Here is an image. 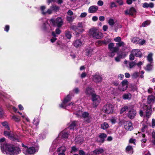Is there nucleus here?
Segmentation results:
<instances>
[{"mask_svg":"<svg viewBox=\"0 0 155 155\" xmlns=\"http://www.w3.org/2000/svg\"><path fill=\"white\" fill-rule=\"evenodd\" d=\"M79 125V123L78 121H74L71 122L69 125V127L71 129H73L75 127L78 126Z\"/></svg>","mask_w":155,"mask_h":155,"instance_id":"4be33fe9","label":"nucleus"},{"mask_svg":"<svg viewBox=\"0 0 155 155\" xmlns=\"http://www.w3.org/2000/svg\"><path fill=\"white\" fill-rule=\"evenodd\" d=\"M93 50L91 49L87 50L86 52V55L88 57L91 56L92 54Z\"/></svg>","mask_w":155,"mask_h":155,"instance_id":"ea45409f","label":"nucleus"},{"mask_svg":"<svg viewBox=\"0 0 155 155\" xmlns=\"http://www.w3.org/2000/svg\"><path fill=\"white\" fill-rule=\"evenodd\" d=\"M45 7L44 6H41V11L42 13L44 15H45L46 11H45Z\"/></svg>","mask_w":155,"mask_h":155,"instance_id":"6e6d98bb","label":"nucleus"},{"mask_svg":"<svg viewBox=\"0 0 155 155\" xmlns=\"http://www.w3.org/2000/svg\"><path fill=\"white\" fill-rule=\"evenodd\" d=\"M104 151V150L102 148H97L93 151V153L95 154H99L102 153Z\"/></svg>","mask_w":155,"mask_h":155,"instance_id":"a878e982","label":"nucleus"},{"mask_svg":"<svg viewBox=\"0 0 155 155\" xmlns=\"http://www.w3.org/2000/svg\"><path fill=\"white\" fill-rule=\"evenodd\" d=\"M2 150L3 153L9 155H17L21 152L18 147L11 144H9L5 150Z\"/></svg>","mask_w":155,"mask_h":155,"instance_id":"f03ea898","label":"nucleus"},{"mask_svg":"<svg viewBox=\"0 0 155 155\" xmlns=\"http://www.w3.org/2000/svg\"><path fill=\"white\" fill-rule=\"evenodd\" d=\"M109 127L108 124L106 122H104L101 125V128L104 130H105Z\"/></svg>","mask_w":155,"mask_h":155,"instance_id":"79ce46f5","label":"nucleus"},{"mask_svg":"<svg viewBox=\"0 0 155 155\" xmlns=\"http://www.w3.org/2000/svg\"><path fill=\"white\" fill-rule=\"evenodd\" d=\"M66 148L64 146H61L58 148L57 150V151L59 152L64 153L66 150Z\"/></svg>","mask_w":155,"mask_h":155,"instance_id":"473e14b6","label":"nucleus"},{"mask_svg":"<svg viewBox=\"0 0 155 155\" xmlns=\"http://www.w3.org/2000/svg\"><path fill=\"white\" fill-rule=\"evenodd\" d=\"M114 44L112 43H110L108 45V49L109 50H118V48L114 47Z\"/></svg>","mask_w":155,"mask_h":155,"instance_id":"c85d7f7f","label":"nucleus"},{"mask_svg":"<svg viewBox=\"0 0 155 155\" xmlns=\"http://www.w3.org/2000/svg\"><path fill=\"white\" fill-rule=\"evenodd\" d=\"M103 110L105 113L108 114H110L113 112L114 107L111 104H107L104 107Z\"/></svg>","mask_w":155,"mask_h":155,"instance_id":"423d86ee","label":"nucleus"},{"mask_svg":"<svg viewBox=\"0 0 155 155\" xmlns=\"http://www.w3.org/2000/svg\"><path fill=\"white\" fill-rule=\"evenodd\" d=\"M131 95L130 93L124 94L123 95V98L124 100H130L131 97Z\"/></svg>","mask_w":155,"mask_h":155,"instance_id":"bb28decb","label":"nucleus"},{"mask_svg":"<svg viewBox=\"0 0 155 155\" xmlns=\"http://www.w3.org/2000/svg\"><path fill=\"white\" fill-rule=\"evenodd\" d=\"M22 146L24 147L23 149V152L25 155H31L34 154L35 152L38 151V147H30L28 148L27 146L22 144Z\"/></svg>","mask_w":155,"mask_h":155,"instance_id":"7ed1b4c3","label":"nucleus"},{"mask_svg":"<svg viewBox=\"0 0 155 155\" xmlns=\"http://www.w3.org/2000/svg\"><path fill=\"white\" fill-rule=\"evenodd\" d=\"M131 76L133 79H136L139 76V73L138 72H135L131 74Z\"/></svg>","mask_w":155,"mask_h":155,"instance_id":"e433bc0d","label":"nucleus"},{"mask_svg":"<svg viewBox=\"0 0 155 155\" xmlns=\"http://www.w3.org/2000/svg\"><path fill=\"white\" fill-rule=\"evenodd\" d=\"M150 23V22L149 21H146L143 22L142 25V26L143 27H146V26L149 25Z\"/></svg>","mask_w":155,"mask_h":155,"instance_id":"8fccbe9b","label":"nucleus"},{"mask_svg":"<svg viewBox=\"0 0 155 155\" xmlns=\"http://www.w3.org/2000/svg\"><path fill=\"white\" fill-rule=\"evenodd\" d=\"M39 120L38 118L35 119V118L33 120V124L34 125L37 126L39 124Z\"/></svg>","mask_w":155,"mask_h":155,"instance_id":"5fc2aeb1","label":"nucleus"},{"mask_svg":"<svg viewBox=\"0 0 155 155\" xmlns=\"http://www.w3.org/2000/svg\"><path fill=\"white\" fill-rule=\"evenodd\" d=\"M51 9L54 11H57L59 9V7L58 6L53 5L51 7Z\"/></svg>","mask_w":155,"mask_h":155,"instance_id":"4d7b16f0","label":"nucleus"},{"mask_svg":"<svg viewBox=\"0 0 155 155\" xmlns=\"http://www.w3.org/2000/svg\"><path fill=\"white\" fill-rule=\"evenodd\" d=\"M56 35H59L61 32V31L58 28H57L55 30V31L54 32Z\"/></svg>","mask_w":155,"mask_h":155,"instance_id":"680f3d73","label":"nucleus"},{"mask_svg":"<svg viewBox=\"0 0 155 155\" xmlns=\"http://www.w3.org/2000/svg\"><path fill=\"white\" fill-rule=\"evenodd\" d=\"M126 151L129 154H132L133 152L132 147L131 146H128L126 148Z\"/></svg>","mask_w":155,"mask_h":155,"instance_id":"7c9ffc66","label":"nucleus"},{"mask_svg":"<svg viewBox=\"0 0 155 155\" xmlns=\"http://www.w3.org/2000/svg\"><path fill=\"white\" fill-rule=\"evenodd\" d=\"M89 33L94 38L99 39L102 37V34L101 33L96 31L93 29L90 30Z\"/></svg>","mask_w":155,"mask_h":155,"instance_id":"0eeeda50","label":"nucleus"},{"mask_svg":"<svg viewBox=\"0 0 155 155\" xmlns=\"http://www.w3.org/2000/svg\"><path fill=\"white\" fill-rule=\"evenodd\" d=\"M108 22L110 26H113L114 23V20L112 18H110L108 20Z\"/></svg>","mask_w":155,"mask_h":155,"instance_id":"864d4df0","label":"nucleus"},{"mask_svg":"<svg viewBox=\"0 0 155 155\" xmlns=\"http://www.w3.org/2000/svg\"><path fill=\"white\" fill-rule=\"evenodd\" d=\"M87 15V14L86 12H83L81 13L80 15L81 18H84L86 17Z\"/></svg>","mask_w":155,"mask_h":155,"instance_id":"338daca9","label":"nucleus"},{"mask_svg":"<svg viewBox=\"0 0 155 155\" xmlns=\"http://www.w3.org/2000/svg\"><path fill=\"white\" fill-rule=\"evenodd\" d=\"M98 9V7L97 6H91L89 8V12L91 13H94L96 12Z\"/></svg>","mask_w":155,"mask_h":155,"instance_id":"5701e85b","label":"nucleus"},{"mask_svg":"<svg viewBox=\"0 0 155 155\" xmlns=\"http://www.w3.org/2000/svg\"><path fill=\"white\" fill-rule=\"evenodd\" d=\"M118 50H109L108 54V56L111 57H113L115 54V53Z\"/></svg>","mask_w":155,"mask_h":155,"instance_id":"2f4dec72","label":"nucleus"},{"mask_svg":"<svg viewBox=\"0 0 155 155\" xmlns=\"http://www.w3.org/2000/svg\"><path fill=\"white\" fill-rule=\"evenodd\" d=\"M124 128L128 130H131L133 129L132 123L129 121H127L124 123Z\"/></svg>","mask_w":155,"mask_h":155,"instance_id":"dca6fc26","label":"nucleus"},{"mask_svg":"<svg viewBox=\"0 0 155 155\" xmlns=\"http://www.w3.org/2000/svg\"><path fill=\"white\" fill-rule=\"evenodd\" d=\"M142 6L144 8H148V7L153 8L154 7V4L152 2H150L149 4L145 2L143 4Z\"/></svg>","mask_w":155,"mask_h":155,"instance_id":"b1692460","label":"nucleus"},{"mask_svg":"<svg viewBox=\"0 0 155 155\" xmlns=\"http://www.w3.org/2000/svg\"><path fill=\"white\" fill-rule=\"evenodd\" d=\"M152 56L153 54L151 53L149 54L147 56V60L150 63H153V59Z\"/></svg>","mask_w":155,"mask_h":155,"instance_id":"72a5a7b5","label":"nucleus"},{"mask_svg":"<svg viewBox=\"0 0 155 155\" xmlns=\"http://www.w3.org/2000/svg\"><path fill=\"white\" fill-rule=\"evenodd\" d=\"M107 136L106 134L101 133L97 137L96 141L98 143L101 144L104 142Z\"/></svg>","mask_w":155,"mask_h":155,"instance_id":"1a4fd4ad","label":"nucleus"},{"mask_svg":"<svg viewBox=\"0 0 155 155\" xmlns=\"http://www.w3.org/2000/svg\"><path fill=\"white\" fill-rule=\"evenodd\" d=\"M124 85L122 84L121 86L119 87V90L121 91H124L126 90V89H124Z\"/></svg>","mask_w":155,"mask_h":155,"instance_id":"e2e57ef3","label":"nucleus"},{"mask_svg":"<svg viewBox=\"0 0 155 155\" xmlns=\"http://www.w3.org/2000/svg\"><path fill=\"white\" fill-rule=\"evenodd\" d=\"M151 106H148L145 104H143L142 106V109L143 110H146V116L147 118H149L151 114Z\"/></svg>","mask_w":155,"mask_h":155,"instance_id":"6e6552de","label":"nucleus"},{"mask_svg":"<svg viewBox=\"0 0 155 155\" xmlns=\"http://www.w3.org/2000/svg\"><path fill=\"white\" fill-rule=\"evenodd\" d=\"M88 113L87 112H83L82 117L85 118L88 117Z\"/></svg>","mask_w":155,"mask_h":155,"instance_id":"bf43d9fd","label":"nucleus"},{"mask_svg":"<svg viewBox=\"0 0 155 155\" xmlns=\"http://www.w3.org/2000/svg\"><path fill=\"white\" fill-rule=\"evenodd\" d=\"M139 38H133L131 39V41L133 43L135 44H138L139 40Z\"/></svg>","mask_w":155,"mask_h":155,"instance_id":"a18cd8bd","label":"nucleus"},{"mask_svg":"<svg viewBox=\"0 0 155 155\" xmlns=\"http://www.w3.org/2000/svg\"><path fill=\"white\" fill-rule=\"evenodd\" d=\"M126 54L124 53H122L121 54L119 55L117 57L115 58V60L117 62L120 61V58H124L125 57Z\"/></svg>","mask_w":155,"mask_h":155,"instance_id":"393cba45","label":"nucleus"},{"mask_svg":"<svg viewBox=\"0 0 155 155\" xmlns=\"http://www.w3.org/2000/svg\"><path fill=\"white\" fill-rule=\"evenodd\" d=\"M52 35L53 36V37L51 39V41L52 43H53L55 41L57 40V38H56L57 36L56 35L54 31H52Z\"/></svg>","mask_w":155,"mask_h":155,"instance_id":"f704fd0d","label":"nucleus"},{"mask_svg":"<svg viewBox=\"0 0 155 155\" xmlns=\"http://www.w3.org/2000/svg\"><path fill=\"white\" fill-rule=\"evenodd\" d=\"M136 63L133 61H131L129 63V67L130 68L134 67L136 65Z\"/></svg>","mask_w":155,"mask_h":155,"instance_id":"603ef678","label":"nucleus"},{"mask_svg":"<svg viewBox=\"0 0 155 155\" xmlns=\"http://www.w3.org/2000/svg\"><path fill=\"white\" fill-rule=\"evenodd\" d=\"M110 6L111 8H113L114 7H116L117 6L115 2H112L110 3Z\"/></svg>","mask_w":155,"mask_h":155,"instance_id":"13d9d810","label":"nucleus"},{"mask_svg":"<svg viewBox=\"0 0 155 155\" xmlns=\"http://www.w3.org/2000/svg\"><path fill=\"white\" fill-rule=\"evenodd\" d=\"M94 90L92 88L87 87L86 88L85 93L87 95L89 96L90 95L92 96V94H94Z\"/></svg>","mask_w":155,"mask_h":155,"instance_id":"a211bd4d","label":"nucleus"},{"mask_svg":"<svg viewBox=\"0 0 155 155\" xmlns=\"http://www.w3.org/2000/svg\"><path fill=\"white\" fill-rule=\"evenodd\" d=\"M85 26L82 23H79L77 26L72 25L71 26V28L75 31L77 34L82 32L84 31Z\"/></svg>","mask_w":155,"mask_h":155,"instance_id":"20e7f679","label":"nucleus"},{"mask_svg":"<svg viewBox=\"0 0 155 155\" xmlns=\"http://www.w3.org/2000/svg\"><path fill=\"white\" fill-rule=\"evenodd\" d=\"M0 143L1 145V150L2 152V150H5L9 144H7L6 143L5 141V139L4 138L0 139Z\"/></svg>","mask_w":155,"mask_h":155,"instance_id":"f8f14e48","label":"nucleus"},{"mask_svg":"<svg viewBox=\"0 0 155 155\" xmlns=\"http://www.w3.org/2000/svg\"><path fill=\"white\" fill-rule=\"evenodd\" d=\"M71 99V96L69 95H68L65 97L62 102V103L59 104V106L61 108H65L67 106L66 104L69 101H70Z\"/></svg>","mask_w":155,"mask_h":155,"instance_id":"9b49d317","label":"nucleus"},{"mask_svg":"<svg viewBox=\"0 0 155 155\" xmlns=\"http://www.w3.org/2000/svg\"><path fill=\"white\" fill-rule=\"evenodd\" d=\"M146 42L145 40L143 39H139L138 44L141 45H143Z\"/></svg>","mask_w":155,"mask_h":155,"instance_id":"de8ad7c7","label":"nucleus"},{"mask_svg":"<svg viewBox=\"0 0 155 155\" xmlns=\"http://www.w3.org/2000/svg\"><path fill=\"white\" fill-rule=\"evenodd\" d=\"M65 35L67 38L69 39H70L71 37V33L69 31H66L65 32Z\"/></svg>","mask_w":155,"mask_h":155,"instance_id":"09e8293b","label":"nucleus"},{"mask_svg":"<svg viewBox=\"0 0 155 155\" xmlns=\"http://www.w3.org/2000/svg\"><path fill=\"white\" fill-rule=\"evenodd\" d=\"M121 40V38L120 37H117L114 38V40L116 42H120Z\"/></svg>","mask_w":155,"mask_h":155,"instance_id":"69168bd1","label":"nucleus"},{"mask_svg":"<svg viewBox=\"0 0 155 155\" xmlns=\"http://www.w3.org/2000/svg\"><path fill=\"white\" fill-rule=\"evenodd\" d=\"M93 80L96 83H99L101 81L102 78L99 74H95L92 76Z\"/></svg>","mask_w":155,"mask_h":155,"instance_id":"ddd939ff","label":"nucleus"},{"mask_svg":"<svg viewBox=\"0 0 155 155\" xmlns=\"http://www.w3.org/2000/svg\"><path fill=\"white\" fill-rule=\"evenodd\" d=\"M136 114V110L132 109L130 110L127 114V117L130 119L134 118Z\"/></svg>","mask_w":155,"mask_h":155,"instance_id":"4468645a","label":"nucleus"},{"mask_svg":"<svg viewBox=\"0 0 155 155\" xmlns=\"http://www.w3.org/2000/svg\"><path fill=\"white\" fill-rule=\"evenodd\" d=\"M4 134L5 136L8 137L11 139L14 140H16L15 138V135L12 134V133L9 131H5L4 132Z\"/></svg>","mask_w":155,"mask_h":155,"instance_id":"2eb2a0df","label":"nucleus"},{"mask_svg":"<svg viewBox=\"0 0 155 155\" xmlns=\"http://www.w3.org/2000/svg\"><path fill=\"white\" fill-rule=\"evenodd\" d=\"M116 45L117 46V47L118 48H119L121 46L124 47L125 44L124 42L121 41L117 43Z\"/></svg>","mask_w":155,"mask_h":155,"instance_id":"49530a36","label":"nucleus"},{"mask_svg":"<svg viewBox=\"0 0 155 155\" xmlns=\"http://www.w3.org/2000/svg\"><path fill=\"white\" fill-rule=\"evenodd\" d=\"M92 100L93 107H96L100 103L101 99L100 97L98 95L94 94L92 95Z\"/></svg>","mask_w":155,"mask_h":155,"instance_id":"39448f33","label":"nucleus"},{"mask_svg":"<svg viewBox=\"0 0 155 155\" xmlns=\"http://www.w3.org/2000/svg\"><path fill=\"white\" fill-rule=\"evenodd\" d=\"M103 2L101 0H99L98 1L97 4L99 6H101L103 5Z\"/></svg>","mask_w":155,"mask_h":155,"instance_id":"774afa93","label":"nucleus"},{"mask_svg":"<svg viewBox=\"0 0 155 155\" xmlns=\"http://www.w3.org/2000/svg\"><path fill=\"white\" fill-rule=\"evenodd\" d=\"M12 119L16 122H18L20 120V118L18 116H13L12 117Z\"/></svg>","mask_w":155,"mask_h":155,"instance_id":"c03bdc74","label":"nucleus"},{"mask_svg":"<svg viewBox=\"0 0 155 155\" xmlns=\"http://www.w3.org/2000/svg\"><path fill=\"white\" fill-rule=\"evenodd\" d=\"M136 10L134 7H131L129 8H128L124 11V14L125 15H130L133 16L134 15L136 14Z\"/></svg>","mask_w":155,"mask_h":155,"instance_id":"9d476101","label":"nucleus"},{"mask_svg":"<svg viewBox=\"0 0 155 155\" xmlns=\"http://www.w3.org/2000/svg\"><path fill=\"white\" fill-rule=\"evenodd\" d=\"M155 97L152 95H149L147 98V103L149 104H152L154 102Z\"/></svg>","mask_w":155,"mask_h":155,"instance_id":"412c9836","label":"nucleus"},{"mask_svg":"<svg viewBox=\"0 0 155 155\" xmlns=\"http://www.w3.org/2000/svg\"><path fill=\"white\" fill-rule=\"evenodd\" d=\"M74 46L76 48L81 47L82 45V42L80 39H77L73 43Z\"/></svg>","mask_w":155,"mask_h":155,"instance_id":"aec40b11","label":"nucleus"},{"mask_svg":"<svg viewBox=\"0 0 155 155\" xmlns=\"http://www.w3.org/2000/svg\"><path fill=\"white\" fill-rule=\"evenodd\" d=\"M75 18V16H67L66 17V19L67 21L69 22H72L74 19Z\"/></svg>","mask_w":155,"mask_h":155,"instance_id":"a19ab883","label":"nucleus"},{"mask_svg":"<svg viewBox=\"0 0 155 155\" xmlns=\"http://www.w3.org/2000/svg\"><path fill=\"white\" fill-rule=\"evenodd\" d=\"M82 113L83 112L82 111L79 110L77 113L76 114L78 117H82Z\"/></svg>","mask_w":155,"mask_h":155,"instance_id":"052dcab7","label":"nucleus"},{"mask_svg":"<svg viewBox=\"0 0 155 155\" xmlns=\"http://www.w3.org/2000/svg\"><path fill=\"white\" fill-rule=\"evenodd\" d=\"M68 134L67 132L66 131V130H64L59 134L58 137L56 139H57V141L61 137L66 139L68 138Z\"/></svg>","mask_w":155,"mask_h":155,"instance_id":"f3484780","label":"nucleus"},{"mask_svg":"<svg viewBox=\"0 0 155 155\" xmlns=\"http://www.w3.org/2000/svg\"><path fill=\"white\" fill-rule=\"evenodd\" d=\"M122 84L124 85V89H127L128 87V81L127 80H124L122 82Z\"/></svg>","mask_w":155,"mask_h":155,"instance_id":"37998d69","label":"nucleus"},{"mask_svg":"<svg viewBox=\"0 0 155 155\" xmlns=\"http://www.w3.org/2000/svg\"><path fill=\"white\" fill-rule=\"evenodd\" d=\"M52 11H53V10L51 9V7L49 9H48L47 10V11H46L45 14H50L52 13Z\"/></svg>","mask_w":155,"mask_h":155,"instance_id":"0e129e2a","label":"nucleus"},{"mask_svg":"<svg viewBox=\"0 0 155 155\" xmlns=\"http://www.w3.org/2000/svg\"><path fill=\"white\" fill-rule=\"evenodd\" d=\"M129 107L127 106H124L122 107L120 110V114L123 113L125 111L127 110L129 108Z\"/></svg>","mask_w":155,"mask_h":155,"instance_id":"3c124183","label":"nucleus"},{"mask_svg":"<svg viewBox=\"0 0 155 155\" xmlns=\"http://www.w3.org/2000/svg\"><path fill=\"white\" fill-rule=\"evenodd\" d=\"M57 139H56L54 140V141L53 144L50 149V151L52 152L54 151L56 148V145L55 144L57 143Z\"/></svg>","mask_w":155,"mask_h":155,"instance_id":"cd10ccee","label":"nucleus"},{"mask_svg":"<svg viewBox=\"0 0 155 155\" xmlns=\"http://www.w3.org/2000/svg\"><path fill=\"white\" fill-rule=\"evenodd\" d=\"M48 22L52 23L54 26H57L58 27L61 26L63 23V19L60 17H58L55 19H51L48 20L44 23L41 27L42 30L45 32H49L54 30V28L51 27Z\"/></svg>","mask_w":155,"mask_h":155,"instance_id":"f257e3e1","label":"nucleus"},{"mask_svg":"<svg viewBox=\"0 0 155 155\" xmlns=\"http://www.w3.org/2000/svg\"><path fill=\"white\" fill-rule=\"evenodd\" d=\"M149 125L147 123L143 124V126L141 128V131L143 132L145 131L147 128L148 126Z\"/></svg>","mask_w":155,"mask_h":155,"instance_id":"58836bf2","label":"nucleus"},{"mask_svg":"<svg viewBox=\"0 0 155 155\" xmlns=\"http://www.w3.org/2000/svg\"><path fill=\"white\" fill-rule=\"evenodd\" d=\"M109 42V41L107 40H104V41L99 40L97 43V44L100 45H106Z\"/></svg>","mask_w":155,"mask_h":155,"instance_id":"c756f323","label":"nucleus"},{"mask_svg":"<svg viewBox=\"0 0 155 155\" xmlns=\"http://www.w3.org/2000/svg\"><path fill=\"white\" fill-rule=\"evenodd\" d=\"M83 140V139L81 137H76L75 141L78 143H81Z\"/></svg>","mask_w":155,"mask_h":155,"instance_id":"4c0bfd02","label":"nucleus"},{"mask_svg":"<svg viewBox=\"0 0 155 155\" xmlns=\"http://www.w3.org/2000/svg\"><path fill=\"white\" fill-rule=\"evenodd\" d=\"M132 54H133L134 56L139 57H140L142 55L141 52L139 49L133 50L132 51Z\"/></svg>","mask_w":155,"mask_h":155,"instance_id":"6ab92c4d","label":"nucleus"},{"mask_svg":"<svg viewBox=\"0 0 155 155\" xmlns=\"http://www.w3.org/2000/svg\"><path fill=\"white\" fill-rule=\"evenodd\" d=\"M153 64V63H150V64L147 65L146 67L145 68V69L147 71L151 70L152 69Z\"/></svg>","mask_w":155,"mask_h":155,"instance_id":"c9c22d12","label":"nucleus"}]
</instances>
